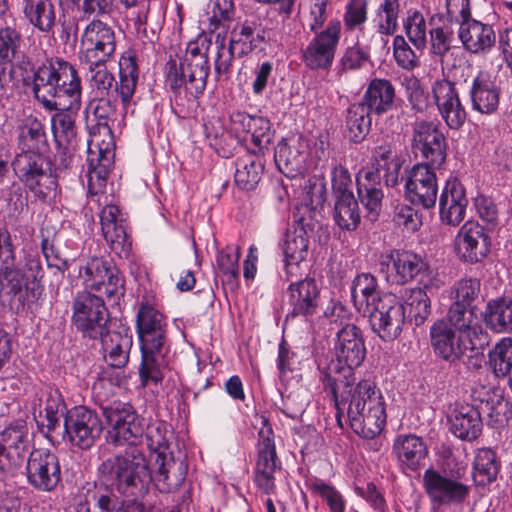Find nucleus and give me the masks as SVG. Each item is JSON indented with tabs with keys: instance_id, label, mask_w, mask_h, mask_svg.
I'll return each instance as SVG.
<instances>
[{
	"instance_id": "a211bd4d",
	"label": "nucleus",
	"mask_w": 512,
	"mask_h": 512,
	"mask_svg": "<svg viewBox=\"0 0 512 512\" xmlns=\"http://www.w3.org/2000/svg\"><path fill=\"white\" fill-rule=\"evenodd\" d=\"M423 488L433 506L462 504L470 494V487L441 472L429 468L423 474Z\"/></svg>"
},
{
	"instance_id": "1a4fd4ad",
	"label": "nucleus",
	"mask_w": 512,
	"mask_h": 512,
	"mask_svg": "<svg viewBox=\"0 0 512 512\" xmlns=\"http://www.w3.org/2000/svg\"><path fill=\"white\" fill-rule=\"evenodd\" d=\"M44 272L37 254L26 253L19 264L0 266V294L8 297L10 304L23 305L30 285L43 278Z\"/></svg>"
},
{
	"instance_id": "ddd939ff",
	"label": "nucleus",
	"mask_w": 512,
	"mask_h": 512,
	"mask_svg": "<svg viewBox=\"0 0 512 512\" xmlns=\"http://www.w3.org/2000/svg\"><path fill=\"white\" fill-rule=\"evenodd\" d=\"M103 423L100 416L85 406H75L64 418V435L80 449H89L100 438Z\"/></svg>"
},
{
	"instance_id": "2f4dec72",
	"label": "nucleus",
	"mask_w": 512,
	"mask_h": 512,
	"mask_svg": "<svg viewBox=\"0 0 512 512\" xmlns=\"http://www.w3.org/2000/svg\"><path fill=\"white\" fill-rule=\"evenodd\" d=\"M285 256V271L287 281L298 276L299 264L308 255L309 238L303 224H298L286 232L281 244Z\"/></svg>"
},
{
	"instance_id": "6e6d98bb",
	"label": "nucleus",
	"mask_w": 512,
	"mask_h": 512,
	"mask_svg": "<svg viewBox=\"0 0 512 512\" xmlns=\"http://www.w3.org/2000/svg\"><path fill=\"white\" fill-rule=\"evenodd\" d=\"M334 221L343 230L353 231L360 224L358 202L354 195L335 198Z\"/></svg>"
},
{
	"instance_id": "4d7b16f0",
	"label": "nucleus",
	"mask_w": 512,
	"mask_h": 512,
	"mask_svg": "<svg viewBox=\"0 0 512 512\" xmlns=\"http://www.w3.org/2000/svg\"><path fill=\"white\" fill-rule=\"evenodd\" d=\"M488 364L497 378H506L512 371V338H501L488 352Z\"/></svg>"
},
{
	"instance_id": "a878e982",
	"label": "nucleus",
	"mask_w": 512,
	"mask_h": 512,
	"mask_svg": "<svg viewBox=\"0 0 512 512\" xmlns=\"http://www.w3.org/2000/svg\"><path fill=\"white\" fill-rule=\"evenodd\" d=\"M432 94L445 124L450 129H460L466 121L467 112L455 84L447 79L436 80L432 85Z\"/></svg>"
},
{
	"instance_id": "603ef678",
	"label": "nucleus",
	"mask_w": 512,
	"mask_h": 512,
	"mask_svg": "<svg viewBox=\"0 0 512 512\" xmlns=\"http://www.w3.org/2000/svg\"><path fill=\"white\" fill-rule=\"evenodd\" d=\"M23 36L16 26L0 27V65H7L23 57Z\"/></svg>"
},
{
	"instance_id": "4be33fe9",
	"label": "nucleus",
	"mask_w": 512,
	"mask_h": 512,
	"mask_svg": "<svg viewBox=\"0 0 512 512\" xmlns=\"http://www.w3.org/2000/svg\"><path fill=\"white\" fill-rule=\"evenodd\" d=\"M413 149L431 168H439L445 162L446 139L433 123L419 121L415 124Z\"/></svg>"
},
{
	"instance_id": "a18cd8bd",
	"label": "nucleus",
	"mask_w": 512,
	"mask_h": 512,
	"mask_svg": "<svg viewBox=\"0 0 512 512\" xmlns=\"http://www.w3.org/2000/svg\"><path fill=\"white\" fill-rule=\"evenodd\" d=\"M486 326L497 333L512 331V299L498 297L490 299L482 312Z\"/></svg>"
},
{
	"instance_id": "9d476101",
	"label": "nucleus",
	"mask_w": 512,
	"mask_h": 512,
	"mask_svg": "<svg viewBox=\"0 0 512 512\" xmlns=\"http://www.w3.org/2000/svg\"><path fill=\"white\" fill-rule=\"evenodd\" d=\"M72 310V323L84 337L97 339L109 328V313L100 295L78 292L73 299Z\"/></svg>"
},
{
	"instance_id": "37998d69",
	"label": "nucleus",
	"mask_w": 512,
	"mask_h": 512,
	"mask_svg": "<svg viewBox=\"0 0 512 512\" xmlns=\"http://www.w3.org/2000/svg\"><path fill=\"white\" fill-rule=\"evenodd\" d=\"M351 297L359 312L363 314L369 312L370 308H373L382 300L376 278L369 273L357 275L352 282Z\"/></svg>"
},
{
	"instance_id": "8fccbe9b",
	"label": "nucleus",
	"mask_w": 512,
	"mask_h": 512,
	"mask_svg": "<svg viewBox=\"0 0 512 512\" xmlns=\"http://www.w3.org/2000/svg\"><path fill=\"white\" fill-rule=\"evenodd\" d=\"M235 184L242 190H253L261 179L263 164L258 156L247 154L235 163Z\"/></svg>"
},
{
	"instance_id": "f8f14e48",
	"label": "nucleus",
	"mask_w": 512,
	"mask_h": 512,
	"mask_svg": "<svg viewBox=\"0 0 512 512\" xmlns=\"http://www.w3.org/2000/svg\"><path fill=\"white\" fill-rule=\"evenodd\" d=\"M210 66L208 58L196 57L181 60L179 66L175 61L168 63L167 84L175 93L184 88L192 97L203 94Z\"/></svg>"
},
{
	"instance_id": "c03bdc74",
	"label": "nucleus",
	"mask_w": 512,
	"mask_h": 512,
	"mask_svg": "<svg viewBox=\"0 0 512 512\" xmlns=\"http://www.w3.org/2000/svg\"><path fill=\"white\" fill-rule=\"evenodd\" d=\"M21 9L33 27L44 33L53 31L56 10L52 0H21Z\"/></svg>"
},
{
	"instance_id": "680f3d73",
	"label": "nucleus",
	"mask_w": 512,
	"mask_h": 512,
	"mask_svg": "<svg viewBox=\"0 0 512 512\" xmlns=\"http://www.w3.org/2000/svg\"><path fill=\"white\" fill-rule=\"evenodd\" d=\"M239 257L238 247L226 246L218 252L216 258L217 267L224 277L223 281L232 286L236 285L239 276Z\"/></svg>"
},
{
	"instance_id": "49530a36",
	"label": "nucleus",
	"mask_w": 512,
	"mask_h": 512,
	"mask_svg": "<svg viewBox=\"0 0 512 512\" xmlns=\"http://www.w3.org/2000/svg\"><path fill=\"white\" fill-rule=\"evenodd\" d=\"M395 98V88L387 79H373L362 98L361 103L366 105L371 112L378 115L392 109Z\"/></svg>"
},
{
	"instance_id": "473e14b6",
	"label": "nucleus",
	"mask_w": 512,
	"mask_h": 512,
	"mask_svg": "<svg viewBox=\"0 0 512 512\" xmlns=\"http://www.w3.org/2000/svg\"><path fill=\"white\" fill-rule=\"evenodd\" d=\"M112 484L111 481H109ZM117 490L111 485L88 489L76 506V512H124L127 498L121 499L116 495Z\"/></svg>"
},
{
	"instance_id": "f257e3e1",
	"label": "nucleus",
	"mask_w": 512,
	"mask_h": 512,
	"mask_svg": "<svg viewBox=\"0 0 512 512\" xmlns=\"http://www.w3.org/2000/svg\"><path fill=\"white\" fill-rule=\"evenodd\" d=\"M36 99L49 111L58 146L75 144V114L81 107V80L76 68L63 59H52L38 67L33 79Z\"/></svg>"
},
{
	"instance_id": "c9c22d12",
	"label": "nucleus",
	"mask_w": 512,
	"mask_h": 512,
	"mask_svg": "<svg viewBox=\"0 0 512 512\" xmlns=\"http://www.w3.org/2000/svg\"><path fill=\"white\" fill-rule=\"evenodd\" d=\"M500 88L486 72H478L470 88L472 108L482 114L494 113L500 101Z\"/></svg>"
},
{
	"instance_id": "f704fd0d",
	"label": "nucleus",
	"mask_w": 512,
	"mask_h": 512,
	"mask_svg": "<svg viewBox=\"0 0 512 512\" xmlns=\"http://www.w3.org/2000/svg\"><path fill=\"white\" fill-rule=\"evenodd\" d=\"M266 29L258 20H245L237 23L230 32L229 42L236 49L237 56L242 57L266 43Z\"/></svg>"
},
{
	"instance_id": "c85d7f7f",
	"label": "nucleus",
	"mask_w": 512,
	"mask_h": 512,
	"mask_svg": "<svg viewBox=\"0 0 512 512\" xmlns=\"http://www.w3.org/2000/svg\"><path fill=\"white\" fill-rule=\"evenodd\" d=\"M458 37L464 49L475 55L487 54L496 42L493 27L471 17L460 22Z\"/></svg>"
},
{
	"instance_id": "a19ab883",
	"label": "nucleus",
	"mask_w": 512,
	"mask_h": 512,
	"mask_svg": "<svg viewBox=\"0 0 512 512\" xmlns=\"http://www.w3.org/2000/svg\"><path fill=\"white\" fill-rule=\"evenodd\" d=\"M155 485L162 493H170L178 489L184 482L187 474V467L180 459L174 456L164 457L156 463Z\"/></svg>"
},
{
	"instance_id": "4468645a",
	"label": "nucleus",
	"mask_w": 512,
	"mask_h": 512,
	"mask_svg": "<svg viewBox=\"0 0 512 512\" xmlns=\"http://www.w3.org/2000/svg\"><path fill=\"white\" fill-rule=\"evenodd\" d=\"M79 277L86 288L100 292L109 300L118 301L124 296V282L117 269L101 257H92L79 268Z\"/></svg>"
},
{
	"instance_id": "0eeeda50",
	"label": "nucleus",
	"mask_w": 512,
	"mask_h": 512,
	"mask_svg": "<svg viewBox=\"0 0 512 512\" xmlns=\"http://www.w3.org/2000/svg\"><path fill=\"white\" fill-rule=\"evenodd\" d=\"M103 413L109 425L108 437L110 441L117 446H129L123 453L111 456L105 461L116 457H123L132 450L139 452L144 460H146L142 450L137 447L143 440L145 423L133 407L125 403H114L104 408ZM146 464L148 465V463Z\"/></svg>"
},
{
	"instance_id": "cd10ccee",
	"label": "nucleus",
	"mask_w": 512,
	"mask_h": 512,
	"mask_svg": "<svg viewBox=\"0 0 512 512\" xmlns=\"http://www.w3.org/2000/svg\"><path fill=\"white\" fill-rule=\"evenodd\" d=\"M320 290L313 278L291 282L284 294L290 307L287 317H309L317 312Z\"/></svg>"
},
{
	"instance_id": "39448f33",
	"label": "nucleus",
	"mask_w": 512,
	"mask_h": 512,
	"mask_svg": "<svg viewBox=\"0 0 512 512\" xmlns=\"http://www.w3.org/2000/svg\"><path fill=\"white\" fill-rule=\"evenodd\" d=\"M99 473L123 498H127L124 512H144L139 499L148 492L152 476L142 455L136 450L126 453L123 457L103 461L98 468Z\"/></svg>"
},
{
	"instance_id": "7c9ffc66",
	"label": "nucleus",
	"mask_w": 512,
	"mask_h": 512,
	"mask_svg": "<svg viewBox=\"0 0 512 512\" xmlns=\"http://www.w3.org/2000/svg\"><path fill=\"white\" fill-rule=\"evenodd\" d=\"M468 204L463 185L457 179H449L439 197V214L443 223L456 226L463 221Z\"/></svg>"
},
{
	"instance_id": "9b49d317",
	"label": "nucleus",
	"mask_w": 512,
	"mask_h": 512,
	"mask_svg": "<svg viewBox=\"0 0 512 512\" xmlns=\"http://www.w3.org/2000/svg\"><path fill=\"white\" fill-rule=\"evenodd\" d=\"M116 51V35L112 26L93 19L83 29L80 37V52L84 61L93 67H102Z\"/></svg>"
},
{
	"instance_id": "f3484780",
	"label": "nucleus",
	"mask_w": 512,
	"mask_h": 512,
	"mask_svg": "<svg viewBox=\"0 0 512 512\" xmlns=\"http://www.w3.org/2000/svg\"><path fill=\"white\" fill-rule=\"evenodd\" d=\"M26 474L28 483L36 490L53 491L61 480L58 456L45 448L32 450L27 460Z\"/></svg>"
},
{
	"instance_id": "5701e85b",
	"label": "nucleus",
	"mask_w": 512,
	"mask_h": 512,
	"mask_svg": "<svg viewBox=\"0 0 512 512\" xmlns=\"http://www.w3.org/2000/svg\"><path fill=\"white\" fill-rule=\"evenodd\" d=\"M27 447V424L22 419L15 420L0 432V471L11 472L19 467Z\"/></svg>"
},
{
	"instance_id": "5fc2aeb1",
	"label": "nucleus",
	"mask_w": 512,
	"mask_h": 512,
	"mask_svg": "<svg viewBox=\"0 0 512 512\" xmlns=\"http://www.w3.org/2000/svg\"><path fill=\"white\" fill-rule=\"evenodd\" d=\"M499 472V463L495 452L490 448L477 451L473 462V479L477 485L485 486L493 482Z\"/></svg>"
},
{
	"instance_id": "338daca9",
	"label": "nucleus",
	"mask_w": 512,
	"mask_h": 512,
	"mask_svg": "<svg viewBox=\"0 0 512 512\" xmlns=\"http://www.w3.org/2000/svg\"><path fill=\"white\" fill-rule=\"evenodd\" d=\"M474 208L478 217L489 229H494L499 224V209L494 199L484 194L474 198Z\"/></svg>"
},
{
	"instance_id": "bf43d9fd",
	"label": "nucleus",
	"mask_w": 512,
	"mask_h": 512,
	"mask_svg": "<svg viewBox=\"0 0 512 512\" xmlns=\"http://www.w3.org/2000/svg\"><path fill=\"white\" fill-rule=\"evenodd\" d=\"M403 300L416 325L423 324L431 314V300L422 288L405 290Z\"/></svg>"
},
{
	"instance_id": "20e7f679",
	"label": "nucleus",
	"mask_w": 512,
	"mask_h": 512,
	"mask_svg": "<svg viewBox=\"0 0 512 512\" xmlns=\"http://www.w3.org/2000/svg\"><path fill=\"white\" fill-rule=\"evenodd\" d=\"M350 385L345 389L343 399L335 404L337 418L340 422L339 412L349 401L347 417L352 430L359 436L372 439L382 431L386 422L384 401L381 392L371 380H362L355 386Z\"/></svg>"
},
{
	"instance_id": "774afa93",
	"label": "nucleus",
	"mask_w": 512,
	"mask_h": 512,
	"mask_svg": "<svg viewBox=\"0 0 512 512\" xmlns=\"http://www.w3.org/2000/svg\"><path fill=\"white\" fill-rule=\"evenodd\" d=\"M405 91L413 110L423 113L429 105V96L422 87L419 79L414 76L404 78Z\"/></svg>"
},
{
	"instance_id": "4c0bfd02",
	"label": "nucleus",
	"mask_w": 512,
	"mask_h": 512,
	"mask_svg": "<svg viewBox=\"0 0 512 512\" xmlns=\"http://www.w3.org/2000/svg\"><path fill=\"white\" fill-rule=\"evenodd\" d=\"M392 264L389 277L397 284H406L425 269L422 258L411 251L393 250L386 256Z\"/></svg>"
},
{
	"instance_id": "423d86ee",
	"label": "nucleus",
	"mask_w": 512,
	"mask_h": 512,
	"mask_svg": "<svg viewBox=\"0 0 512 512\" xmlns=\"http://www.w3.org/2000/svg\"><path fill=\"white\" fill-rule=\"evenodd\" d=\"M12 168L18 180L35 197L45 201L55 194L57 175L53 174L49 158L39 150L27 149L17 153Z\"/></svg>"
},
{
	"instance_id": "e433bc0d",
	"label": "nucleus",
	"mask_w": 512,
	"mask_h": 512,
	"mask_svg": "<svg viewBox=\"0 0 512 512\" xmlns=\"http://www.w3.org/2000/svg\"><path fill=\"white\" fill-rule=\"evenodd\" d=\"M450 431L459 439L472 441L482 432V419L480 412L472 405L457 406L450 419Z\"/></svg>"
},
{
	"instance_id": "aec40b11",
	"label": "nucleus",
	"mask_w": 512,
	"mask_h": 512,
	"mask_svg": "<svg viewBox=\"0 0 512 512\" xmlns=\"http://www.w3.org/2000/svg\"><path fill=\"white\" fill-rule=\"evenodd\" d=\"M431 344L436 355L445 361H459L468 350L474 349L472 337L458 332L438 320L430 328Z\"/></svg>"
},
{
	"instance_id": "6e6552de",
	"label": "nucleus",
	"mask_w": 512,
	"mask_h": 512,
	"mask_svg": "<svg viewBox=\"0 0 512 512\" xmlns=\"http://www.w3.org/2000/svg\"><path fill=\"white\" fill-rule=\"evenodd\" d=\"M91 72V87L101 97H110V94L118 93L124 107L131 103L139 75L135 51L127 50L119 59V84L105 65L93 67Z\"/></svg>"
},
{
	"instance_id": "3c124183",
	"label": "nucleus",
	"mask_w": 512,
	"mask_h": 512,
	"mask_svg": "<svg viewBox=\"0 0 512 512\" xmlns=\"http://www.w3.org/2000/svg\"><path fill=\"white\" fill-rule=\"evenodd\" d=\"M371 111L361 102L352 104L346 112V129L348 137L355 143L361 142L371 127Z\"/></svg>"
},
{
	"instance_id": "ea45409f",
	"label": "nucleus",
	"mask_w": 512,
	"mask_h": 512,
	"mask_svg": "<svg viewBox=\"0 0 512 512\" xmlns=\"http://www.w3.org/2000/svg\"><path fill=\"white\" fill-rule=\"evenodd\" d=\"M274 158L279 170L293 177L305 169L307 153L305 146L299 141H281L276 146Z\"/></svg>"
},
{
	"instance_id": "0e129e2a",
	"label": "nucleus",
	"mask_w": 512,
	"mask_h": 512,
	"mask_svg": "<svg viewBox=\"0 0 512 512\" xmlns=\"http://www.w3.org/2000/svg\"><path fill=\"white\" fill-rule=\"evenodd\" d=\"M404 28L410 42L417 48L423 49L427 43V25L423 14L411 12L404 22Z\"/></svg>"
},
{
	"instance_id": "2eb2a0df",
	"label": "nucleus",
	"mask_w": 512,
	"mask_h": 512,
	"mask_svg": "<svg viewBox=\"0 0 512 512\" xmlns=\"http://www.w3.org/2000/svg\"><path fill=\"white\" fill-rule=\"evenodd\" d=\"M341 22L331 20L327 27L315 33L308 45L302 50V60L312 70H327L334 61L340 40Z\"/></svg>"
},
{
	"instance_id": "393cba45",
	"label": "nucleus",
	"mask_w": 512,
	"mask_h": 512,
	"mask_svg": "<svg viewBox=\"0 0 512 512\" xmlns=\"http://www.w3.org/2000/svg\"><path fill=\"white\" fill-rule=\"evenodd\" d=\"M271 427L261 429L259 432L258 459L255 467L254 481L265 493L270 494L275 490V472L281 468L277 458L275 444L272 438Z\"/></svg>"
},
{
	"instance_id": "09e8293b",
	"label": "nucleus",
	"mask_w": 512,
	"mask_h": 512,
	"mask_svg": "<svg viewBox=\"0 0 512 512\" xmlns=\"http://www.w3.org/2000/svg\"><path fill=\"white\" fill-rule=\"evenodd\" d=\"M400 14V0H378L372 20L377 33L382 36L394 35L399 27Z\"/></svg>"
},
{
	"instance_id": "dca6fc26",
	"label": "nucleus",
	"mask_w": 512,
	"mask_h": 512,
	"mask_svg": "<svg viewBox=\"0 0 512 512\" xmlns=\"http://www.w3.org/2000/svg\"><path fill=\"white\" fill-rule=\"evenodd\" d=\"M372 330L384 341L396 339L405 323V308L394 295H384L379 304L367 312Z\"/></svg>"
},
{
	"instance_id": "72a5a7b5",
	"label": "nucleus",
	"mask_w": 512,
	"mask_h": 512,
	"mask_svg": "<svg viewBox=\"0 0 512 512\" xmlns=\"http://www.w3.org/2000/svg\"><path fill=\"white\" fill-rule=\"evenodd\" d=\"M96 340H100L104 360L109 366L124 368L127 365L133 345L131 334L127 331H111L107 328Z\"/></svg>"
},
{
	"instance_id": "864d4df0",
	"label": "nucleus",
	"mask_w": 512,
	"mask_h": 512,
	"mask_svg": "<svg viewBox=\"0 0 512 512\" xmlns=\"http://www.w3.org/2000/svg\"><path fill=\"white\" fill-rule=\"evenodd\" d=\"M481 282L478 278L464 277L456 281L450 289L452 303L477 309L483 300Z\"/></svg>"
},
{
	"instance_id": "bb28decb",
	"label": "nucleus",
	"mask_w": 512,
	"mask_h": 512,
	"mask_svg": "<svg viewBox=\"0 0 512 512\" xmlns=\"http://www.w3.org/2000/svg\"><path fill=\"white\" fill-rule=\"evenodd\" d=\"M103 237L119 257L129 255L131 242L127 234L126 218L118 206L105 204L100 214Z\"/></svg>"
},
{
	"instance_id": "79ce46f5",
	"label": "nucleus",
	"mask_w": 512,
	"mask_h": 512,
	"mask_svg": "<svg viewBox=\"0 0 512 512\" xmlns=\"http://www.w3.org/2000/svg\"><path fill=\"white\" fill-rule=\"evenodd\" d=\"M231 121L235 130L251 134L255 146L263 148L270 143L271 128L267 118L238 111L231 115Z\"/></svg>"
},
{
	"instance_id": "13d9d810",
	"label": "nucleus",
	"mask_w": 512,
	"mask_h": 512,
	"mask_svg": "<svg viewBox=\"0 0 512 512\" xmlns=\"http://www.w3.org/2000/svg\"><path fill=\"white\" fill-rule=\"evenodd\" d=\"M476 311L477 309L471 307L451 303L444 321L448 327L472 337L477 328H480L476 322Z\"/></svg>"
},
{
	"instance_id": "58836bf2",
	"label": "nucleus",
	"mask_w": 512,
	"mask_h": 512,
	"mask_svg": "<svg viewBox=\"0 0 512 512\" xmlns=\"http://www.w3.org/2000/svg\"><path fill=\"white\" fill-rule=\"evenodd\" d=\"M381 179L377 172H360L357 176L358 197L373 218L379 215L384 197Z\"/></svg>"
},
{
	"instance_id": "412c9836",
	"label": "nucleus",
	"mask_w": 512,
	"mask_h": 512,
	"mask_svg": "<svg viewBox=\"0 0 512 512\" xmlns=\"http://www.w3.org/2000/svg\"><path fill=\"white\" fill-rule=\"evenodd\" d=\"M100 145L97 136L88 143V192L93 201L102 204L101 190L105 187L112 166L114 153L111 149L112 142Z\"/></svg>"
},
{
	"instance_id": "c756f323",
	"label": "nucleus",
	"mask_w": 512,
	"mask_h": 512,
	"mask_svg": "<svg viewBox=\"0 0 512 512\" xmlns=\"http://www.w3.org/2000/svg\"><path fill=\"white\" fill-rule=\"evenodd\" d=\"M393 453L398 466L404 473L416 472L428 456V448L424 440L414 434H403L396 437Z\"/></svg>"
},
{
	"instance_id": "de8ad7c7",
	"label": "nucleus",
	"mask_w": 512,
	"mask_h": 512,
	"mask_svg": "<svg viewBox=\"0 0 512 512\" xmlns=\"http://www.w3.org/2000/svg\"><path fill=\"white\" fill-rule=\"evenodd\" d=\"M374 170L384 179L389 187H394L399 182L401 161L389 144L375 148L372 156Z\"/></svg>"
},
{
	"instance_id": "7ed1b4c3",
	"label": "nucleus",
	"mask_w": 512,
	"mask_h": 512,
	"mask_svg": "<svg viewBox=\"0 0 512 512\" xmlns=\"http://www.w3.org/2000/svg\"><path fill=\"white\" fill-rule=\"evenodd\" d=\"M336 359L325 367L319 366V380L325 391H329L333 402L343 399L345 389L354 381L353 370L359 367L366 356L361 330L347 323L337 332L334 346Z\"/></svg>"
},
{
	"instance_id": "f03ea898",
	"label": "nucleus",
	"mask_w": 512,
	"mask_h": 512,
	"mask_svg": "<svg viewBox=\"0 0 512 512\" xmlns=\"http://www.w3.org/2000/svg\"><path fill=\"white\" fill-rule=\"evenodd\" d=\"M142 361L139 375L143 386L157 384L163 379L162 368L166 365L167 323L164 315L150 299L139 304L136 319Z\"/></svg>"
},
{
	"instance_id": "052dcab7",
	"label": "nucleus",
	"mask_w": 512,
	"mask_h": 512,
	"mask_svg": "<svg viewBox=\"0 0 512 512\" xmlns=\"http://www.w3.org/2000/svg\"><path fill=\"white\" fill-rule=\"evenodd\" d=\"M89 110L97 120L99 133L108 135L111 139L110 123L116 120V104L111 97H99L93 99L89 104Z\"/></svg>"
},
{
	"instance_id": "e2e57ef3",
	"label": "nucleus",
	"mask_w": 512,
	"mask_h": 512,
	"mask_svg": "<svg viewBox=\"0 0 512 512\" xmlns=\"http://www.w3.org/2000/svg\"><path fill=\"white\" fill-rule=\"evenodd\" d=\"M148 448L156 453L155 463H159L164 457L172 456L169 449L167 430L161 423L148 425L144 431Z\"/></svg>"
},
{
	"instance_id": "69168bd1",
	"label": "nucleus",
	"mask_w": 512,
	"mask_h": 512,
	"mask_svg": "<svg viewBox=\"0 0 512 512\" xmlns=\"http://www.w3.org/2000/svg\"><path fill=\"white\" fill-rule=\"evenodd\" d=\"M310 490L322 498L330 509V512H344L345 501L341 493L333 486L320 479H314L308 484Z\"/></svg>"
},
{
	"instance_id": "b1692460",
	"label": "nucleus",
	"mask_w": 512,
	"mask_h": 512,
	"mask_svg": "<svg viewBox=\"0 0 512 512\" xmlns=\"http://www.w3.org/2000/svg\"><path fill=\"white\" fill-rule=\"evenodd\" d=\"M438 184L433 168L427 164H416L405 181V197L416 206L432 208L437 200Z\"/></svg>"
},
{
	"instance_id": "6ab92c4d",
	"label": "nucleus",
	"mask_w": 512,
	"mask_h": 512,
	"mask_svg": "<svg viewBox=\"0 0 512 512\" xmlns=\"http://www.w3.org/2000/svg\"><path fill=\"white\" fill-rule=\"evenodd\" d=\"M491 238L477 221H466L455 237L458 258L470 264L483 261L490 253Z\"/></svg>"
}]
</instances>
